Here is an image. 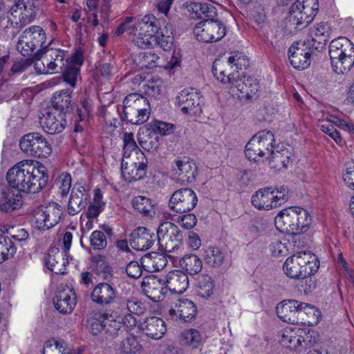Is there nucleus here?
Segmentation results:
<instances>
[{"label": "nucleus", "mask_w": 354, "mask_h": 354, "mask_svg": "<svg viewBox=\"0 0 354 354\" xmlns=\"http://www.w3.org/2000/svg\"><path fill=\"white\" fill-rule=\"evenodd\" d=\"M194 33L198 41L215 42L225 35L226 28L221 21L212 18L198 23L194 29Z\"/></svg>", "instance_id": "f3484780"}, {"label": "nucleus", "mask_w": 354, "mask_h": 354, "mask_svg": "<svg viewBox=\"0 0 354 354\" xmlns=\"http://www.w3.org/2000/svg\"><path fill=\"white\" fill-rule=\"evenodd\" d=\"M6 179L12 188L25 193H38L47 185L48 175L44 165L38 161L19 162L7 172Z\"/></svg>", "instance_id": "f257e3e1"}, {"label": "nucleus", "mask_w": 354, "mask_h": 354, "mask_svg": "<svg viewBox=\"0 0 354 354\" xmlns=\"http://www.w3.org/2000/svg\"><path fill=\"white\" fill-rule=\"evenodd\" d=\"M62 208L56 203H49L46 206H41L34 210L32 223L35 228L45 231L55 225L60 221Z\"/></svg>", "instance_id": "4468645a"}, {"label": "nucleus", "mask_w": 354, "mask_h": 354, "mask_svg": "<svg viewBox=\"0 0 354 354\" xmlns=\"http://www.w3.org/2000/svg\"><path fill=\"white\" fill-rule=\"evenodd\" d=\"M125 308L131 315H142L145 310V306L141 301L136 299H127L124 304Z\"/></svg>", "instance_id": "338daca9"}, {"label": "nucleus", "mask_w": 354, "mask_h": 354, "mask_svg": "<svg viewBox=\"0 0 354 354\" xmlns=\"http://www.w3.org/2000/svg\"><path fill=\"white\" fill-rule=\"evenodd\" d=\"M182 337L185 343L192 348H198L204 342V337L196 329L184 330Z\"/></svg>", "instance_id": "8fccbe9b"}, {"label": "nucleus", "mask_w": 354, "mask_h": 354, "mask_svg": "<svg viewBox=\"0 0 354 354\" xmlns=\"http://www.w3.org/2000/svg\"><path fill=\"white\" fill-rule=\"evenodd\" d=\"M123 111L125 119L132 124L145 122L150 114L148 100L136 93L127 95L123 101Z\"/></svg>", "instance_id": "6e6552de"}, {"label": "nucleus", "mask_w": 354, "mask_h": 354, "mask_svg": "<svg viewBox=\"0 0 354 354\" xmlns=\"http://www.w3.org/2000/svg\"><path fill=\"white\" fill-rule=\"evenodd\" d=\"M86 4L85 20L93 27H97L100 24L97 15L98 0H86Z\"/></svg>", "instance_id": "3c124183"}, {"label": "nucleus", "mask_w": 354, "mask_h": 354, "mask_svg": "<svg viewBox=\"0 0 354 354\" xmlns=\"http://www.w3.org/2000/svg\"><path fill=\"white\" fill-rule=\"evenodd\" d=\"M319 127L322 132L329 136L337 145H342V140L340 134L332 124L325 123L323 120L319 123Z\"/></svg>", "instance_id": "69168bd1"}, {"label": "nucleus", "mask_w": 354, "mask_h": 354, "mask_svg": "<svg viewBox=\"0 0 354 354\" xmlns=\"http://www.w3.org/2000/svg\"><path fill=\"white\" fill-rule=\"evenodd\" d=\"M197 203L195 192L190 188H183L173 193L169 201V207L173 211L183 214L193 209Z\"/></svg>", "instance_id": "a211bd4d"}, {"label": "nucleus", "mask_w": 354, "mask_h": 354, "mask_svg": "<svg viewBox=\"0 0 354 354\" xmlns=\"http://www.w3.org/2000/svg\"><path fill=\"white\" fill-rule=\"evenodd\" d=\"M138 328L147 337L153 339H161L167 331L163 319L156 316L146 317L138 325Z\"/></svg>", "instance_id": "bb28decb"}, {"label": "nucleus", "mask_w": 354, "mask_h": 354, "mask_svg": "<svg viewBox=\"0 0 354 354\" xmlns=\"http://www.w3.org/2000/svg\"><path fill=\"white\" fill-rule=\"evenodd\" d=\"M274 136L270 131L256 133L245 146V156L250 160L258 161L261 158H268L274 148Z\"/></svg>", "instance_id": "9d476101"}, {"label": "nucleus", "mask_w": 354, "mask_h": 354, "mask_svg": "<svg viewBox=\"0 0 354 354\" xmlns=\"http://www.w3.org/2000/svg\"><path fill=\"white\" fill-rule=\"evenodd\" d=\"M142 286L146 295L155 302L163 300L167 292L164 279H160L155 276L145 279Z\"/></svg>", "instance_id": "a878e982"}, {"label": "nucleus", "mask_w": 354, "mask_h": 354, "mask_svg": "<svg viewBox=\"0 0 354 354\" xmlns=\"http://www.w3.org/2000/svg\"><path fill=\"white\" fill-rule=\"evenodd\" d=\"M186 8L190 17L194 19H208L216 15V8L206 1L190 2L187 3Z\"/></svg>", "instance_id": "c756f323"}, {"label": "nucleus", "mask_w": 354, "mask_h": 354, "mask_svg": "<svg viewBox=\"0 0 354 354\" xmlns=\"http://www.w3.org/2000/svg\"><path fill=\"white\" fill-rule=\"evenodd\" d=\"M159 56L152 52H144L139 55L138 62L141 68H151L158 65Z\"/></svg>", "instance_id": "6e6d98bb"}, {"label": "nucleus", "mask_w": 354, "mask_h": 354, "mask_svg": "<svg viewBox=\"0 0 354 354\" xmlns=\"http://www.w3.org/2000/svg\"><path fill=\"white\" fill-rule=\"evenodd\" d=\"M145 266L151 272H156L163 269L167 261L165 256L159 253H152L145 256L142 259Z\"/></svg>", "instance_id": "37998d69"}, {"label": "nucleus", "mask_w": 354, "mask_h": 354, "mask_svg": "<svg viewBox=\"0 0 354 354\" xmlns=\"http://www.w3.org/2000/svg\"><path fill=\"white\" fill-rule=\"evenodd\" d=\"M318 9V0H297L291 7L288 23L295 28L304 27L313 21Z\"/></svg>", "instance_id": "9b49d317"}, {"label": "nucleus", "mask_w": 354, "mask_h": 354, "mask_svg": "<svg viewBox=\"0 0 354 354\" xmlns=\"http://www.w3.org/2000/svg\"><path fill=\"white\" fill-rule=\"evenodd\" d=\"M90 244L94 250H102L106 246V237L104 232L93 231L90 236Z\"/></svg>", "instance_id": "e2e57ef3"}, {"label": "nucleus", "mask_w": 354, "mask_h": 354, "mask_svg": "<svg viewBox=\"0 0 354 354\" xmlns=\"http://www.w3.org/2000/svg\"><path fill=\"white\" fill-rule=\"evenodd\" d=\"M117 290L111 284L102 282L97 284L91 294V300L100 306H108L115 302Z\"/></svg>", "instance_id": "cd10ccee"}, {"label": "nucleus", "mask_w": 354, "mask_h": 354, "mask_svg": "<svg viewBox=\"0 0 354 354\" xmlns=\"http://www.w3.org/2000/svg\"><path fill=\"white\" fill-rule=\"evenodd\" d=\"M147 167L133 165L131 162L129 165L121 164L122 177L124 180L132 182L142 179L146 174Z\"/></svg>", "instance_id": "4c0bfd02"}, {"label": "nucleus", "mask_w": 354, "mask_h": 354, "mask_svg": "<svg viewBox=\"0 0 354 354\" xmlns=\"http://www.w3.org/2000/svg\"><path fill=\"white\" fill-rule=\"evenodd\" d=\"M45 46L44 49H39L35 54L36 59L35 68L39 74L55 73L65 66V53L64 50L57 48H48Z\"/></svg>", "instance_id": "0eeeda50"}, {"label": "nucleus", "mask_w": 354, "mask_h": 354, "mask_svg": "<svg viewBox=\"0 0 354 354\" xmlns=\"http://www.w3.org/2000/svg\"><path fill=\"white\" fill-rule=\"evenodd\" d=\"M179 266L190 274H198L203 268L201 259L196 254H187L178 260Z\"/></svg>", "instance_id": "ea45409f"}, {"label": "nucleus", "mask_w": 354, "mask_h": 354, "mask_svg": "<svg viewBox=\"0 0 354 354\" xmlns=\"http://www.w3.org/2000/svg\"><path fill=\"white\" fill-rule=\"evenodd\" d=\"M68 256L57 251L55 254H48L45 259L47 268L55 274H64L66 264L68 263Z\"/></svg>", "instance_id": "72a5a7b5"}, {"label": "nucleus", "mask_w": 354, "mask_h": 354, "mask_svg": "<svg viewBox=\"0 0 354 354\" xmlns=\"http://www.w3.org/2000/svg\"><path fill=\"white\" fill-rule=\"evenodd\" d=\"M300 306L301 302L297 300H283L277 306L276 313L283 322L298 324Z\"/></svg>", "instance_id": "393cba45"}, {"label": "nucleus", "mask_w": 354, "mask_h": 354, "mask_svg": "<svg viewBox=\"0 0 354 354\" xmlns=\"http://www.w3.org/2000/svg\"><path fill=\"white\" fill-rule=\"evenodd\" d=\"M63 73L64 81L68 83L72 87H75L77 80L80 69L77 66L71 67L68 64H66L60 71Z\"/></svg>", "instance_id": "bf43d9fd"}, {"label": "nucleus", "mask_w": 354, "mask_h": 354, "mask_svg": "<svg viewBox=\"0 0 354 354\" xmlns=\"http://www.w3.org/2000/svg\"><path fill=\"white\" fill-rule=\"evenodd\" d=\"M225 258V253L218 247L210 246L205 250V261L210 266L220 267L223 264Z\"/></svg>", "instance_id": "c03bdc74"}, {"label": "nucleus", "mask_w": 354, "mask_h": 354, "mask_svg": "<svg viewBox=\"0 0 354 354\" xmlns=\"http://www.w3.org/2000/svg\"><path fill=\"white\" fill-rule=\"evenodd\" d=\"M16 248L10 238L0 233V263L12 257Z\"/></svg>", "instance_id": "09e8293b"}, {"label": "nucleus", "mask_w": 354, "mask_h": 354, "mask_svg": "<svg viewBox=\"0 0 354 354\" xmlns=\"http://www.w3.org/2000/svg\"><path fill=\"white\" fill-rule=\"evenodd\" d=\"M288 55L290 64L298 70H304L310 66V49L304 42L292 44L289 48Z\"/></svg>", "instance_id": "4be33fe9"}, {"label": "nucleus", "mask_w": 354, "mask_h": 354, "mask_svg": "<svg viewBox=\"0 0 354 354\" xmlns=\"http://www.w3.org/2000/svg\"><path fill=\"white\" fill-rule=\"evenodd\" d=\"M196 313L197 308L194 303L184 298L174 302L169 310V315L171 319H180L185 322L192 320Z\"/></svg>", "instance_id": "5701e85b"}, {"label": "nucleus", "mask_w": 354, "mask_h": 354, "mask_svg": "<svg viewBox=\"0 0 354 354\" xmlns=\"http://www.w3.org/2000/svg\"><path fill=\"white\" fill-rule=\"evenodd\" d=\"M55 308L62 314H70L74 310L77 298L73 288L68 284H60L53 299Z\"/></svg>", "instance_id": "aec40b11"}, {"label": "nucleus", "mask_w": 354, "mask_h": 354, "mask_svg": "<svg viewBox=\"0 0 354 354\" xmlns=\"http://www.w3.org/2000/svg\"><path fill=\"white\" fill-rule=\"evenodd\" d=\"M129 162H131L133 165H138L144 167H147V158L142 151H137V152H134L133 155L126 158H122L121 164L129 165Z\"/></svg>", "instance_id": "0e129e2a"}, {"label": "nucleus", "mask_w": 354, "mask_h": 354, "mask_svg": "<svg viewBox=\"0 0 354 354\" xmlns=\"http://www.w3.org/2000/svg\"><path fill=\"white\" fill-rule=\"evenodd\" d=\"M22 205V197L19 193H16L12 188L6 187L0 193V209L10 212L19 209Z\"/></svg>", "instance_id": "2f4dec72"}, {"label": "nucleus", "mask_w": 354, "mask_h": 354, "mask_svg": "<svg viewBox=\"0 0 354 354\" xmlns=\"http://www.w3.org/2000/svg\"><path fill=\"white\" fill-rule=\"evenodd\" d=\"M149 129L153 133L161 136L169 135L173 133L174 126L171 123L162 122L160 120H154L149 124Z\"/></svg>", "instance_id": "864d4df0"}, {"label": "nucleus", "mask_w": 354, "mask_h": 354, "mask_svg": "<svg viewBox=\"0 0 354 354\" xmlns=\"http://www.w3.org/2000/svg\"><path fill=\"white\" fill-rule=\"evenodd\" d=\"M71 96L68 91H62L56 93L52 100L53 106L50 109H56L62 111V113H66L71 105Z\"/></svg>", "instance_id": "49530a36"}, {"label": "nucleus", "mask_w": 354, "mask_h": 354, "mask_svg": "<svg viewBox=\"0 0 354 354\" xmlns=\"http://www.w3.org/2000/svg\"><path fill=\"white\" fill-rule=\"evenodd\" d=\"M133 30H135L133 42L140 48L158 45L167 50L172 46L173 37L163 34L158 19L153 15L149 14L140 18Z\"/></svg>", "instance_id": "f03ea898"}, {"label": "nucleus", "mask_w": 354, "mask_h": 354, "mask_svg": "<svg viewBox=\"0 0 354 354\" xmlns=\"http://www.w3.org/2000/svg\"><path fill=\"white\" fill-rule=\"evenodd\" d=\"M71 176L68 173H62L57 178L55 185L62 196H66L71 187Z\"/></svg>", "instance_id": "052dcab7"}, {"label": "nucleus", "mask_w": 354, "mask_h": 354, "mask_svg": "<svg viewBox=\"0 0 354 354\" xmlns=\"http://www.w3.org/2000/svg\"><path fill=\"white\" fill-rule=\"evenodd\" d=\"M173 171L177 181L182 184H188L193 182L197 174L196 164L189 158L184 157L174 161Z\"/></svg>", "instance_id": "b1692460"}, {"label": "nucleus", "mask_w": 354, "mask_h": 354, "mask_svg": "<svg viewBox=\"0 0 354 354\" xmlns=\"http://www.w3.org/2000/svg\"><path fill=\"white\" fill-rule=\"evenodd\" d=\"M137 151L141 150L138 147L133 133L125 132L123 135V158L133 155Z\"/></svg>", "instance_id": "5fc2aeb1"}, {"label": "nucleus", "mask_w": 354, "mask_h": 354, "mask_svg": "<svg viewBox=\"0 0 354 354\" xmlns=\"http://www.w3.org/2000/svg\"><path fill=\"white\" fill-rule=\"evenodd\" d=\"M141 346L139 344L135 336H129L120 344V350L124 353H136L140 351Z\"/></svg>", "instance_id": "13d9d810"}, {"label": "nucleus", "mask_w": 354, "mask_h": 354, "mask_svg": "<svg viewBox=\"0 0 354 354\" xmlns=\"http://www.w3.org/2000/svg\"><path fill=\"white\" fill-rule=\"evenodd\" d=\"M226 62H227L228 66H231L232 68L235 67L236 71L247 68L250 64L247 56L243 53L239 51L232 53Z\"/></svg>", "instance_id": "603ef678"}, {"label": "nucleus", "mask_w": 354, "mask_h": 354, "mask_svg": "<svg viewBox=\"0 0 354 354\" xmlns=\"http://www.w3.org/2000/svg\"><path fill=\"white\" fill-rule=\"evenodd\" d=\"M157 239L160 248L165 252H174L182 248L183 234L178 227L171 222L159 225Z\"/></svg>", "instance_id": "ddd939ff"}, {"label": "nucleus", "mask_w": 354, "mask_h": 354, "mask_svg": "<svg viewBox=\"0 0 354 354\" xmlns=\"http://www.w3.org/2000/svg\"><path fill=\"white\" fill-rule=\"evenodd\" d=\"M43 354H69L66 343L62 339L47 340L43 347ZM70 354H73L70 353Z\"/></svg>", "instance_id": "a18cd8bd"}, {"label": "nucleus", "mask_w": 354, "mask_h": 354, "mask_svg": "<svg viewBox=\"0 0 354 354\" xmlns=\"http://www.w3.org/2000/svg\"><path fill=\"white\" fill-rule=\"evenodd\" d=\"M303 337L298 335L297 331L290 328H285L281 334L280 344L288 348L296 349L301 346Z\"/></svg>", "instance_id": "a19ab883"}, {"label": "nucleus", "mask_w": 354, "mask_h": 354, "mask_svg": "<svg viewBox=\"0 0 354 354\" xmlns=\"http://www.w3.org/2000/svg\"><path fill=\"white\" fill-rule=\"evenodd\" d=\"M320 312L313 306L301 302L298 325L314 326L319 322Z\"/></svg>", "instance_id": "473e14b6"}, {"label": "nucleus", "mask_w": 354, "mask_h": 354, "mask_svg": "<svg viewBox=\"0 0 354 354\" xmlns=\"http://www.w3.org/2000/svg\"><path fill=\"white\" fill-rule=\"evenodd\" d=\"M319 268V261L310 251H300L289 257L283 265L285 274L291 279H308Z\"/></svg>", "instance_id": "20e7f679"}, {"label": "nucleus", "mask_w": 354, "mask_h": 354, "mask_svg": "<svg viewBox=\"0 0 354 354\" xmlns=\"http://www.w3.org/2000/svg\"><path fill=\"white\" fill-rule=\"evenodd\" d=\"M291 153L288 149H283L281 151L274 150L272 149V153L268 156L269 165L271 168L276 170H281L283 168L287 167L290 162Z\"/></svg>", "instance_id": "c9c22d12"}, {"label": "nucleus", "mask_w": 354, "mask_h": 354, "mask_svg": "<svg viewBox=\"0 0 354 354\" xmlns=\"http://www.w3.org/2000/svg\"><path fill=\"white\" fill-rule=\"evenodd\" d=\"M228 63L222 59H216L212 65V73L214 76L223 84H229L232 82V80L234 79V74L230 73L227 74Z\"/></svg>", "instance_id": "58836bf2"}, {"label": "nucleus", "mask_w": 354, "mask_h": 354, "mask_svg": "<svg viewBox=\"0 0 354 354\" xmlns=\"http://www.w3.org/2000/svg\"><path fill=\"white\" fill-rule=\"evenodd\" d=\"M21 151L34 157H46L52 152L50 145L39 133H30L24 136L19 142Z\"/></svg>", "instance_id": "dca6fc26"}, {"label": "nucleus", "mask_w": 354, "mask_h": 354, "mask_svg": "<svg viewBox=\"0 0 354 354\" xmlns=\"http://www.w3.org/2000/svg\"><path fill=\"white\" fill-rule=\"evenodd\" d=\"M46 34L45 30L39 26H32L23 31L18 39L17 50L23 56L32 55L35 50L40 46L44 49L46 44Z\"/></svg>", "instance_id": "f8f14e48"}, {"label": "nucleus", "mask_w": 354, "mask_h": 354, "mask_svg": "<svg viewBox=\"0 0 354 354\" xmlns=\"http://www.w3.org/2000/svg\"><path fill=\"white\" fill-rule=\"evenodd\" d=\"M330 34V27L326 22L316 24L310 29L309 32L312 40L321 44H324L328 41Z\"/></svg>", "instance_id": "e433bc0d"}, {"label": "nucleus", "mask_w": 354, "mask_h": 354, "mask_svg": "<svg viewBox=\"0 0 354 354\" xmlns=\"http://www.w3.org/2000/svg\"><path fill=\"white\" fill-rule=\"evenodd\" d=\"M167 291L176 294L183 293L189 286L187 275L181 270H172L164 278Z\"/></svg>", "instance_id": "c85d7f7f"}, {"label": "nucleus", "mask_w": 354, "mask_h": 354, "mask_svg": "<svg viewBox=\"0 0 354 354\" xmlns=\"http://www.w3.org/2000/svg\"><path fill=\"white\" fill-rule=\"evenodd\" d=\"M175 103L183 114L196 116L203 111L204 99L199 91L191 88L181 91L176 97Z\"/></svg>", "instance_id": "2eb2a0df"}, {"label": "nucleus", "mask_w": 354, "mask_h": 354, "mask_svg": "<svg viewBox=\"0 0 354 354\" xmlns=\"http://www.w3.org/2000/svg\"><path fill=\"white\" fill-rule=\"evenodd\" d=\"M154 240L153 234L147 228L140 227L131 233L129 243L134 250L142 251L150 248Z\"/></svg>", "instance_id": "7c9ffc66"}, {"label": "nucleus", "mask_w": 354, "mask_h": 354, "mask_svg": "<svg viewBox=\"0 0 354 354\" xmlns=\"http://www.w3.org/2000/svg\"><path fill=\"white\" fill-rule=\"evenodd\" d=\"M214 281L208 274H201L197 278L196 285V294L204 299L210 297L214 290Z\"/></svg>", "instance_id": "f704fd0d"}, {"label": "nucleus", "mask_w": 354, "mask_h": 354, "mask_svg": "<svg viewBox=\"0 0 354 354\" xmlns=\"http://www.w3.org/2000/svg\"><path fill=\"white\" fill-rule=\"evenodd\" d=\"M325 123L335 124L344 131H347L351 136H354V124L342 120L335 115H329L326 118Z\"/></svg>", "instance_id": "680f3d73"}, {"label": "nucleus", "mask_w": 354, "mask_h": 354, "mask_svg": "<svg viewBox=\"0 0 354 354\" xmlns=\"http://www.w3.org/2000/svg\"><path fill=\"white\" fill-rule=\"evenodd\" d=\"M329 55L333 71L339 75L347 73L354 64V44L344 37L333 39Z\"/></svg>", "instance_id": "39448f33"}, {"label": "nucleus", "mask_w": 354, "mask_h": 354, "mask_svg": "<svg viewBox=\"0 0 354 354\" xmlns=\"http://www.w3.org/2000/svg\"><path fill=\"white\" fill-rule=\"evenodd\" d=\"M312 223L307 210L299 207H290L280 211L275 217L274 224L281 232L299 234L306 232Z\"/></svg>", "instance_id": "7ed1b4c3"}, {"label": "nucleus", "mask_w": 354, "mask_h": 354, "mask_svg": "<svg viewBox=\"0 0 354 354\" xmlns=\"http://www.w3.org/2000/svg\"><path fill=\"white\" fill-rule=\"evenodd\" d=\"M342 178L348 187L354 189V161L347 162Z\"/></svg>", "instance_id": "774afa93"}, {"label": "nucleus", "mask_w": 354, "mask_h": 354, "mask_svg": "<svg viewBox=\"0 0 354 354\" xmlns=\"http://www.w3.org/2000/svg\"><path fill=\"white\" fill-rule=\"evenodd\" d=\"M288 198V192L283 187H266L256 191L251 202L259 210H270L284 204Z\"/></svg>", "instance_id": "1a4fd4ad"}, {"label": "nucleus", "mask_w": 354, "mask_h": 354, "mask_svg": "<svg viewBox=\"0 0 354 354\" xmlns=\"http://www.w3.org/2000/svg\"><path fill=\"white\" fill-rule=\"evenodd\" d=\"M66 113L56 109H45L39 117V124L44 131L49 134L62 132L66 124Z\"/></svg>", "instance_id": "6ab92c4d"}, {"label": "nucleus", "mask_w": 354, "mask_h": 354, "mask_svg": "<svg viewBox=\"0 0 354 354\" xmlns=\"http://www.w3.org/2000/svg\"><path fill=\"white\" fill-rule=\"evenodd\" d=\"M105 332L111 336H116L123 331L119 317L116 319L109 313H104Z\"/></svg>", "instance_id": "de8ad7c7"}, {"label": "nucleus", "mask_w": 354, "mask_h": 354, "mask_svg": "<svg viewBox=\"0 0 354 354\" xmlns=\"http://www.w3.org/2000/svg\"><path fill=\"white\" fill-rule=\"evenodd\" d=\"M37 0H22L16 1L10 8L8 15L6 28H12V34L15 35L21 28L30 24L37 13Z\"/></svg>", "instance_id": "423d86ee"}, {"label": "nucleus", "mask_w": 354, "mask_h": 354, "mask_svg": "<svg viewBox=\"0 0 354 354\" xmlns=\"http://www.w3.org/2000/svg\"><path fill=\"white\" fill-rule=\"evenodd\" d=\"M132 206L136 211L145 216L151 218L155 214L154 205L147 197L143 196L134 197L132 200Z\"/></svg>", "instance_id": "79ce46f5"}, {"label": "nucleus", "mask_w": 354, "mask_h": 354, "mask_svg": "<svg viewBox=\"0 0 354 354\" xmlns=\"http://www.w3.org/2000/svg\"><path fill=\"white\" fill-rule=\"evenodd\" d=\"M163 88V82L160 79H152L145 84V93L155 98L160 96Z\"/></svg>", "instance_id": "4d7b16f0"}, {"label": "nucleus", "mask_w": 354, "mask_h": 354, "mask_svg": "<svg viewBox=\"0 0 354 354\" xmlns=\"http://www.w3.org/2000/svg\"><path fill=\"white\" fill-rule=\"evenodd\" d=\"M90 198L89 190L82 184L76 183L72 189L68 200V214L74 216L80 212L88 205Z\"/></svg>", "instance_id": "412c9836"}]
</instances>
